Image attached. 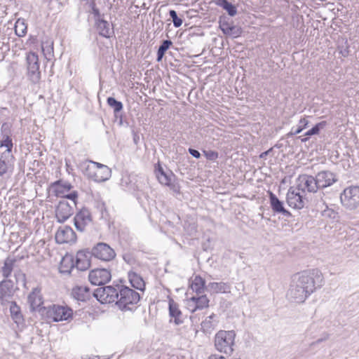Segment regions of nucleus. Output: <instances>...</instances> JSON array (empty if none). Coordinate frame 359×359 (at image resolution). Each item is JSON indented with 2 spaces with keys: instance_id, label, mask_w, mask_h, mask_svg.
<instances>
[{
  "instance_id": "a19ab883",
  "label": "nucleus",
  "mask_w": 359,
  "mask_h": 359,
  "mask_svg": "<svg viewBox=\"0 0 359 359\" xmlns=\"http://www.w3.org/2000/svg\"><path fill=\"white\" fill-rule=\"evenodd\" d=\"M220 5L224 10H226L227 11L228 14L230 16H234L236 14V13H237L236 8L231 3L229 2L227 0H222Z\"/></svg>"
},
{
  "instance_id": "5fc2aeb1",
  "label": "nucleus",
  "mask_w": 359,
  "mask_h": 359,
  "mask_svg": "<svg viewBox=\"0 0 359 359\" xmlns=\"http://www.w3.org/2000/svg\"><path fill=\"white\" fill-rule=\"evenodd\" d=\"M168 187L170 188L174 192L179 193L180 192V186L178 184L172 183L170 182V184H168Z\"/></svg>"
},
{
  "instance_id": "5701e85b",
  "label": "nucleus",
  "mask_w": 359,
  "mask_h": 359,
  "mask_svg": "<svg viewBox=\"0 0 359 359\" xmlns=\"http://www.w3.org/2000/svg\"><path fill=\"white\" fill-rule=\"evenodd\" d=\"M231 285L225 282H210L206 286V290L211 294L229 293Z\"/></svg>"
},
{
  "instance_id": "f257e3e1",
  "label": "nucleus",
  "mask_w": 359,
  "mask_h": 359,
  "mask_svg": "<svg viewBox=\"0 0 359 359\" xmlns=\"http://www.w3.org/2000/svg\"><path fill=\"white\" fill-rule=\"evenodd\" d=\"M323 285V275L319 269L305 270L294 276L287 296L290 301L303 303Z\"/></svg>"
},
{
  "instance_id": "37998d69",
  "label": "nucleus",
  "mask_w": 359,
  "mask_h": 359,
  "mask_svg": "<svg viewBox=\"0 0 359 359\" xmlns=\"http://www.w3.org/2000/svg\"><path fill=\"white\" fill-rule=\"evenodd\" d=\"M169 15L172 20L173 25L175 27H180L182 25V19L177 16V12L175 10H170L169 11Z\"/></svg>"
},
{
  "instance_id": "393cba45",
  "label": "nucleus",
  "mask_w": 359,
  "mask_h": 359,
  "mask_svg": "<svg viewBox=\"0 0 359 359\" xmlns=\"http://www.w3.org/2000/svg\"><path fill=\"white\" fill-rule=\"evenodd\" d=\"M95 26L99 34L103 37L109 38L113 33V28L107 20L97 18Z\"/></svg>"
},
{
  "instance_id": "79ce46f5",
  "label": "nucleus",
  "mask_w": 359,
  "mask_h": 359,
  "mask_svg": "<svg viewBox=\"0 0 359 359\" xmlns=\"http://www.w3.org/2000/svg\"><path fill=\"white\" fill-rule=\"evenodd\" d=\"M326 126V121H321L317 123L315 126H313L311 129L308 130L305 135L306 136H312L314 135H318L321 129H323Z\"/></svg>"
},
{
  "instance_id": "aec40b11",
  "label": "nucleus",
  "mask_w": 359,
  "mask_h": 359,
  "mask_svg": "<svg viewBox=\"0 0 359 359\" xmlns=\"http://www.w3.org/2000/svg\"><path fill=\"white\" fill-rule=\"evenodd\" d=\"M91 252L86 250H80L76 255L75 266L80 271H85L90 267V258Z\"/></svg>"
},
{
  "instance_id": "4468645a",
  "label": "nucleus",
  "mask_w": 359,
  "mask_h": 359,
  "mask_svg": "<svg viewBox=\"0 0 359 359\" xmlns=\"http://www.w3.org/2000/svg\"><path fill=\"white\" fill-rule=\"evenodd\" d=\"M55 238L56 242L60 244L74 243L76 240L75 232L68 226L59 228L55 233Z\"/></svg>"
},
{
  "instance_id": "473e14b6",
  "label": "nucleus",
  "mask_w": 359,
  "mask_h": 359,
  "mask_svg": "<svg viewBox=\"0 0 359 359\" xmlns=\"http://www.w3.org/2000/svg\"><path fill=\"white\" fill-rule=\"evenodd\" d=\"M337 50L342 57H346L349 55V45L344 38L339 39L337 41Z\"/></svg>"
},
{
  "instance_id": "8fccbe9b",
  "label": "nucleus",
  "mask_w": 359,
  "mask_h": 359,
  "mask_svg": "<svg viewBox=\"0 0 359 359\" xmlns=\"http://www.w3.org/2000/svg\"><path fill=\"white\" fill-rule=\"evenodd\" d=\"M1 135H11L10 126L7 123H4L1 127Z\"/></svg>"
},
{
  "instance_id": "c9c22d12",
  "label": "nucleus",
  "mask_w": 359,
  "mask_h": 359,
  "mask_svg": "<svg viewBox=\"0 0 359 359\" xmlns=\"http://www.w3.org/2000/svg\"><path fill=\"white\" fill-rule=\"evenodd\" d=\"M27 27L25 20L18 19L15 24V32L20 37L24 36L27 33Z\"/></svg>"
},
{
  "instance_id": "423d86ee",
  "label": "nucleus",
  "mask_w": 359,
  "mask_h": 359,
  "mask_svg": "<svg viewBox=\"0 0 359 359\" xmlns=\"http://www.w3.org/2000/svg\"><path fill=\"white\" fill-rule=\"evenodd\" d=\"M47 317L54 322L68 320L72 318L73 311L67 306L53 305L46 308Z\"/></svg>"
},
{
  "instance_id": "ea45409f",
  "label": "nucleus",
  "mask_w": 359,
  "mask_h": 359,
  "mask_svg": "<svg viewBox=\"0 0 359 359\" xmlns=\"http://www.w3.org/2000/svg\"><path fill=\"white\" fill-rule=\"evenodd\" d=\"M108 105L114 109L115 114L123 109V104L121 102L116 100L114 97H109L107 100Z\"/></svg>"
},
{
  "instance_id": "b1692460",
  "label": "nucleus",
  "mask_w": 359,
  "mask_h": 359,
  "mask_svg": "<svg viewBox=\"0 0 359 359\" xmlns=\"http://www.w3.org/2000/svg\"><path fill=\"white\" fill-rule=\"evenodd\" d=\"M51 188L57 197H63L65 194L71 190L72 186L67 182L57 180L52 183Z\"/></svg>"
},
{
  "instance_id": "f704fd0d",
  "label": "nucleus",
  "mask_w": 359,
  "mask_h": 359,
  "mask_svg": "<svg viewBox=\"0 0 359 359\" xmlns=\"http://www.w3.org/2000/svg\"><path fill=\"white\" fill-rule=\"evenodd\" d=\"M12 157H3V155L0 156V177H3L8 172L9 169L11 168V163L10 159Z\"/></svg>"
},
{
  "instance_id": "1a4fd4ad",
  "label": "nucleus",
  "mask_w": 359,
  "mask_h": 359,
  "mask_svg": "<svg viewBox=\"0 0 359 359\" xmlns=\"http://www.w3.org/2000/svg\"><path fill=\"white\" fill-rule=\"evenodd\" d=\"M91 254L95 258L105 262L111 261L116 257L114 250L104 243H97L93 248Z\"/></svg>"
},
{
  "instance_id": "20e7f679",
  "label": "nucleus",
  "mask_w": 359,
  "mask_h": 359,
  "mask_svg": "<svg viewBox=\"0 0 359 359\" xmlns=\"http://www.w3.org/2000/svg\"><path fill=\"white\" fill-rule=\"evenodd\" d=\"M341 205L347 210H354L359 207V187L346 188L340 195Z\"/></svg>"
},
{
  "instance_id": "6ab92c4d",
  "label": "nucleus",
  "mask_w": 359,
  "mask_h": 359,
  "mask_svg": "<svg viewBox=\"0 0 359 359\" xmlns=\"http://www.w3.org/2000/svg\"><path fill=\"white\" fill-rule=\"evenodd\" d=\"M27 302L32 311H34L43 305V298L41 287H36L32 289L28 295Z\"/></svg>"
},
{
  "instance_id": "72a5a7b5",
  "label": "nucleus",
  "mask_w": 359,
  "mask_h": 359,
  "mask_svg": "<svg viewBox=\"0 0 359 359\" xmlns=\"http://www.w3.org/2000/svg\"><path fill=\"white\" fill-rule=\"evenodd\" d=\"M193 297L195 299L196 308L198 310H202L209 306L210 300L205 294H201Z\"/></svg>"
},
{
  "instance_id": "052dcab7",
  "label": "nucleus",
  "mask_w": 359,
  "mask_h": 359,
  "mask_svg": "<svg viewBox=\"0 0 359 359\" xmlns=\"http://www.w3.org/2000/svg\"><path fill=\"white\" fill-rule=\"evenodd\" d=\"M323 341V339H318V340L316 341V343L318 344V343H320V342H321V341Z\"/></svg>"
},
{
  "instance_id": "9b49d317",
  "label": "nucleus",
  "mask_w": 359,
  "mask_h": 359,
  "mask_svg": "<svg viewBox=\"0 0 359 359\" xmlns=\"http://www.w3.org/2000/svg\"><path fill=\"white\" fill-rule=\"evenodd\" d=\"M297 189L302 192H316L318 188L315 177L308 175H299L297 180Z\"/></svg>"
},
{
  "instance_id": "4c0bfd02",
  "label": "nucleus",
  "mask_w": 359,
  "mask_h": 359,
  "mask_svg": "<svg viewBox=\"0 0 359 359\" xmlns=\"http://www.w3.org/2000/svg\"><path fill=\"white\" fill-rule=\"evenodd\" d=\"M172 41L170 40H163L161 46H159L157 51V61L160 62L163 59L165 53L172 45Z\"/></svg>"
},
{
  "instance_id": "ddd939ff",
  "label": "nucleus",
  "mask_w": 359,
  "mask_h": 359,
  "mask_svg": "<svg viewBox=\"0 0 359 359\" xmlns=\"http://www.w3.org/2000/svg\"><path fill=\"white\" fill-rule=\"evenodd\" d=\"M286 200L287 205L294 209H302L305 205V198L300 191L290 187L287 193Z\"/></svg>"
},
{
  "instance_id": "f03ea898",
  "label": "nucleus",
  "mask_w": 359,
  "mask_h": 359,
  "mask_svg": "<svg viewBox=\"0 0 359 359\" xmlns=\"http://www.w3.org/2000/svg\"><path fill=\"white\" fill-rule=\"evenodd\" d=\"M140 300L139 292L126 285H120L117 306L122 311H132Z\"/></svg>"
},
{
  "instance_id": "7ed1b4c3",
  "label": "nucleus",
  "mask_w": 359,
  "mask_h": 359,
  "mask_svg": "<svg viewBox=\"0 0 359 359\" xmlns=\"http://www.w3.org/2000/svg\"><path fill=\"white\" fill-rule=\"evenodd\" d=\"M236 333L234 331L219 330L215 336V347L217 351L231 355L234 349Z\"/></svg>"
},
{
  "instance_id": "dca6fc26",
  "label": "nucleus",
  "mask_w": 359,
  "mask_h": 359,
  "mask_svg": "<svg viewBox=\"0 0 359 359\" xmlns=\"http://www.w3.org/2000/svg\"><path fill=\"white\" fill-rule=\"evenodd\" d=\"M170 322L179 325L184 322V316L180 309L179 305L173 299H170L168 302Z\"/></svg>"
},
{
  "instance_id": "9d476101",
  "label": "nucleus",
  "mask_w": 359,
  "mask_h": 359,
  "mask_svg": "<svg viewBox=\"0 0 359 359\" xmlns=\"http://www.w3.org/2000/svg\"><path fill=\"white\" fill-rule=\"evenodd\" d=\"M111 278L110 271L106 269H95L90 271L88 279L94 285H104Z\"/></svg>"
},
{
  "instance_id": "a878e982",
  "label": "nucleus",
  "mask_w": 359,
  "mask_h": 359,
  "mask_svg": "<svg viewBox=\"0 0 359 359\" xmlns=\"http://www.w3.org/2000/svg\"><path fill=\"white\" fill-rule=\"evenodd\" d=\"M128 278L132 287L143 292L145 289V283L141 276L133 271L128 273Z\"/></svg>"
},
{
  "instance_id": "603ef678",
  "label": "nucleus",
  "mask_w": 359,
  "mask_h": 359,
  "mask_svg": "<svg viewBox=\"0 0 359 359\" xmlns=\"http://www.w3.org/2000/svg\"><path fill=\"white\" fill-rule=\"evenodd\" d=\"M206 157L210 160H215L218 157V154L215 151H205Z\"/></svg>"
},
{
  "instance_id": "7c9ffc66",
  "label": "nucleus",
  "mask_w": 359,
  "mask_h": 359,
  "mask_svg": "<svg viewBox=\"0 0 359 359\" xmlns=\"http://www.w3.org/2000/svg\"><path fill=\"white\" fill-rule=\"evenodd\" d=\"M156 172L158 180L161 184L165 186H167L168 184H170V182H172V178L174 177L172 174L168 175L165 173L160 164H158V168H156Z\"/></svg>"
},
{
  "instance_id": "49530a36",
  "label": "nucleus",
  "mask_w": 359,
  "mask_h": 359,
  "mask_svg": "<svg viewBox=\"0 0 359 359\" xmlns=\"http://www.w3.org/2000/svg\"><path fill=\"white\" fill-rule=\"evenodd\" d=\"M62 198V199H65L66 201H67V199L71 200L73 205H76V200L78 198V192L76 191H74L68 194H67V193H66V194H65V196H63Z\"/></svg>"
},
{
  "instance_id": "39448f33",
  "label": "nucleus",
  "mask_w": 359,
  "mask_h": 359,
  "mask_svg": "<svg viewBox=\"0 0 359 359\" xmlns=\"http://www.w3.org/2000/svg\"><path fill=\"white\" fill-rule=\"evenodd\" d=\"M119 285L104 286L97 288L94 292V297L102 304L115 302L118 297Z\"/></svg>"
},
{
  "instance_id": "c03bdc74",
  "label": "nucleus",
  "mask_w": 359,
  "mask_h": 359,
  "mask_svg": "<svg viewBox=\"0 0 359 359\" xmlns=\"http://www.w3.org/2000/svg\"><path fill=\"white\" fill-rule=\"evenodd\" d=\"M337 212L333 209L330 208L327 205H325V208L322 211V215L324 217L335 219L337 216Z\"/></svg>"
},
{
  "instance_id": "2eb2a0df",
  "label": "nucleus",
  "mask_w": 359,
  "mask_h": 359,
  "mask_svg": "<svg viewBox=\"0 0 359 359\" xmlns=\"http://www.w3.org/2000/svg\"><path fill=\"white\" fill-rule=\"evenodd\" d=\"M73 213V208L70 203L65 199L59 201L55 210V216L59 222H65Z\"/></svg>"
},
{
  "instance_id": "6e6552de",
  "label": "nucleus",
  "mask_w": 359,
  "mask_h": 359,
  "mask_svg": "<svg viewBox=\"0 0 359 359\" xmlns=\"http://www.w3.org/2000/svg\"><path fill=\"white\" fill-rule=\"evenodd\" d=\"M26 60L28 76L33 83H36L41 79L38 55L35 53L29 52L27 55Z\"/></svg>"
},
{
  "instance_id": "09e8293b",
  "label": "nucleus",
  "mask_w": 359,
  "mask_h": 359,
  "mask_svg": "<svg viewBox=\"0 0 359 359\" xmlns=\"http://www.w3.org/2000/svg\"><path fill=\"white\" fill-rule=\"evenodd\" d=\"M87 291L88 290H87V289L86 287L83 288V287H76V288L74 289L73 294H74V297L77 299L83 300L84 299L83 295V294L80 295L79 292H87Z\"/></svg>"
},
{
  "instance_id": "de8ad7c7",
  "label": "nucleus",
  "mask_w": 359,
  "mask_h": 359,
  "mask_svg": "<svg viewBox=\"0 0 359 359\" xmlns=\"http://www.w3.org/2000/svg\"><path fill=\"white\" fill-rule=\"evenodd\" d=\"M15 278L17 283L22 281L25 285V274L23 273L20 270L15 271Z\"/></svg>"
},
{
  "instance_id": "864d4df0",
  "label": "nucleus",
  "mask_w": 359,
  "mask_h": 359,
  "mask_svg": "<svg viewBox=\"0 0 359 359\" xmlns=\"http://www.w3.org/2000/svg\"><path fill=\"white\" fill-rule=\"evenodd\" d=\"M189 152L192 156H194L196 158H199L201 157L200 152L196 149L190 148L189 149Z\"/></svg>"
},
{
  "instance_id": "13d9d810",
  "label": "nucleus",
  "mask_w": 359,
  "mask_h": 359,
  "mask_svg": "<svg viewBox=\"0 0 359 359\" xmlns=\"http://www.w3.org/2000/svg\"><path fill=\"white\" fill-rule=\"evenodd\" d=\"M127 257H128V256H126V255H124V256H123V259H124V260H125L126 262H127L128 263H131L132 259H130V258L127 259Z\"/></svg>"
},
{
  "instance_id": "3c124183",
  "label": "nucleus",
  "mask_w": 359,
  "mask_h": 359,
  "mask_svg": "<svg viewBox=\"0 0 359 359\" xmlns=\"http://www.w3.org/2000/svg\"><path fill=\"white\" fill-rule=\"evenodd\" d=\"M215 317L214 314L210 315V316L207 317L206 319L202 323V326L205 328H210L212 327V322L211 320Z\"/></svg>"
},
{
  "instance_id": "bb28decb",
  "label": "nucleus",
  "mask_w": 359,
  "mask_h": 359,
  "mask_svg": "<svg viewBox=\"0 0 359 359\" xmlns=\"http://www.w3.org/2000/svg\"><path fill=\"white\" fill-rule=\"evenodd\" d=\"M92 162L94 161L91 160L83 161L80 163L79 168L86 177L93 180V175L95 171L96 165L92 163Z\"/></svg>"
},
{
  "instance_id": "412c9836",
  "label": "nucleus",
  "mask_w": 359,
  "mask_h": 359,
  "mask_svg": "<svg viewBox=\"0 0 359 359\" xmlns=\"http://www.w3.org/2000/svg\"><path fill=\"white\" fill-rule=\"evenodd\" d=\"M219 28L224 34L233 38L239 36L242 33V29L240 27L233 25L232 23L226 20H219Z\"/></svg>"
},
{
  "instance_id": "c756f323",
  "label": "nucleus",
  "mask_w": 359,
  "mask_h": 359,
  "mask_svg": "<svg viewBox=\"0 0 359 359\" xmlns=\"http://www.w3.org/2000/svg\"><path fill=\"white\" fill-rule=\"evenodd\" d=\"M10 304V313L12 319L17 324H20L23 322V317L21 313V310L19 306L17 305L16 302L13 301Z\"/></svg>"
},
{
  "instance_id": "680f3d73",
  "label": "nucleus",
  "mask_w": 359,
  "mask_h": 359,
  "mask_svg": "<svg viewBox=\"0 0 359 359\" xmlns=\"http://www.w3.org/2000/svg\"><path fill=\"white\" fill-rule=\"evenodd\" d=\"M306 141H307V138H303V139H302V142H306Z\"/></svg>"
},
{
  "instance_id": "e433bc0d",
  "label": "nucleus",
  "mask_w": 359,
  "mask_h": 359,
  "mask_svg": "<svg viewBox=\"0 0 359 359\" xmlns=\"http://www.w3.org/2000/svg\"><path fill=\"white\" fill-rule=\"evenodd\" d=\"M42 51L44 56L48 60L53 57V43L52 41H45L41 44Z\"/></svg>"
},
{
  "instance_id": "4be33fe9",
  "label": "nucleus",
  "mask_w": 359,
  "mask_h": 359,
  "mask_svg": "<svg viewBox=\"0 0 359 359\" xmlns=\"http://www.w3.org/2000/svg\"><path fill=\"white\" fill-rule=\"evenodd\" d=\"M269 201L271 208L274 212L287 217L291 216V213L284 208L283 203L272 192L269 193Z\"/></svg>"
},
{
  "instance_id": "f3484780",
  "label": "nucleus",
  "mask_w": 359,
  "mask_h": 359,
  "mask_svg": "<svg viewBox=\"0 0 359 359\" xmlns=\"http://www.w3.org/2000/svg\"><path fill=\"white\" fill-rule=\"evenodd\" d=\"M96 165L95 171L93 175V181L102 182L109 179L111 175V169L106 165L97 162H92Z\"/></svg>"
},
{
  "instance_id": "2f4dec72",
  "label": "nucleus",
  "mask_w": 359,
  "mask_h": 359,
  "mask_svg": "<svg viewBox=\"0 0 359 359\" xmlns=\"http://www.w3.org/2000/svg\"><path fill=\"white\" fill-rule=\"evenodd\" d=\"M2 140L0 141V147H6V150L1 154L3 155V157H12L13 156L11 154V151L13 148V142L9 135H4L1 136Z\"/></svg>"
},
{
  "instance_id": "bf43d9fd",
  "label": "nucleus",
  "mask_w": 359,
  "mask_h": 359,
  "mask_svg": "<svg viewBox=\"0 0 359 359\" xmlns=\"http://www.w3.org/2000/svg\"><path fill=\"white\" fill-rule=\"evenodd\" d=\"M94 14L97 17V18H100V15L98 10H94Z\"/></svg>"
},
{
  "instance_id": "58836bf2",
  "label": "nucleus",
  "mask_w": 359,
  "mask_h": 359,
  "mask_svg": "<svg viewBox=\"0 0 359 359\" xmlns=\"http://www.w3.org/2000/svg\"><path fill=\"white\" fill-rule=\"evenodd\" d=\"M309 121L306 118H301L297 128L294 130V128H292L291 131L287 134V136H292L300 133L307 127Z\"/></svg>"
},
{
  "instance_id": "c85d7f7f",
  "label": "nucleus",
  "mask_w": 359,
  "mask_h": 359,
  "mask_svg": "<svg viewBox=\"0 0 359 359\" xmlns=\"http://www.w3.org/2000/svg\"><path fill=\"white\" fill-rule=\"evenodd\" d=\"M15 262V259L10 257L4 260V266L1 267V273L4 279H9L14 270Z\"/></svg>"
},
{
  "instance_id": "f8f14e48",
  "label": "nucleus",
  "mask_w": 359,
  "mask_h": 359,
  "mask_svg": "<svg viewBox=\"0 0 359 359\" xmlns=\"http://www.w3.org/2000/svg\"><path fill=\"white\" fill-rule=\"evenodd\" d=\"M315 178L318 189L330 187L338 181L336 174L329 170H323L318 172Z\"/></svg>"
},
{
  "instance_id": "cd10ccee",
  "label": "nucleus",
  "mask_w": 359,
  "mask_h": 359,
  "mask_svg": "<svg viewBox=\"0 0 359 359\" xmlns=\"http://www.w3.org/2000/svg\"><path fill=\"white\" fill-rule=\"evenodd\" d=\"M205 281L200 276H196L191 280L190 288L195 292L196 295L203 294L206 287H205Z\"/></svg>"
},
{
  "instance_id": "a211bd4d",
  "label": "nucleus",
  "mask_w": 359,
  "mask_h": 359,
  "mask_svg": "<svg viewBox=\"0 0 359 359\" xmlns=\"http://www.w3.org/2000/svg\"><path fill=\"white\" fill-rule=\"evenodd\" d=\"M76 229L82 232L91 222V217L87 210H82L79 212L74 218Z\"/></svg>"
},
{
  "instance_id": "6e6d98bb",
  "label": "nucleus",
  "mask_w": 359,
  "mask_h": 359,
  "mask_svg": "<svg viewBox=\"0 0 359 359\" xmlns=\"http://www.w3.org/2000/svg\"><path fill=\"white\" fill-rule=\"evenodd\" d=\"M208 359H226L224 356L213 354L209 356Z\"/></svg>"
},
{
  "instance_id": "4d7b16f0",
  "label": "nucleus",
  "mask_w": 359,
  "mask_h": 359,
  "mask_svg": "<svg viewBox=\"0 0 359 359\" xmlns=\"http://www.w3.org/2000/svg\"><path fill=\"white\" fill-rule=\"evenodd\" d=\"M271 150H272V149H269V150H267V151H264V152H262V153L260 154L259 157H260L261 158H265V157H266V156L270 153V151H271Z\"/></svg>"
},
{
  "instance_id": "a18cd8bd",
  "label": "nucleus",
  "mask_w": 359,
  "mask_h": 359,
  "mask_svg": "<svg viewBox=\"0 0 359 359\" xmlns=\"http://www.w3.org/2000/svg\"><path fill=\"white\" fill-rule=\"evenodd\" d=\"M187 309L191 312L194 313L196 311L198 308H196V301L194 297H190L187 301Z\"/></svg>"
},
{
  "instance_id": "0eeeda50",
  "label": "nucleus",
  "mask_w": 359,
  "mask_h": 359,
  "mask_svg": "<svg viewBox=\"0 0 359 359\" xmlns=\"http://www.w3.org/2000/svg\"><path fill=\"white\" fill-rule=\"evenodd\" d=\"M18 288L11 279H4L0 282V304L6 306L13 302V297Z\"/></svg>"
}]
</instances>
